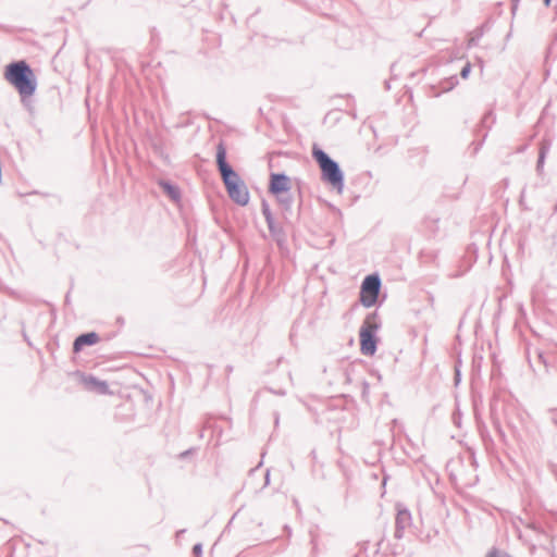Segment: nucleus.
Returning <instances> with one entry per match:
<instances>
[{
	"label": "nucleus",
	"mask_w": 557,
	"mask_h": 557,
	"mask_svg": "<svg viewBox=\"0 0 557 557\" xmlns=\"http://www.w3.org/2000/svg\"><path fill=\"white\" fill-rule=\"evenodd\" d=\"M84 385L87 389L97 392L99 394H109V387L106 382L98 381L95 377H87L84 380Z\"/></svg>",
	"instance_id": "obj_8"
},
{
	"label": "nucleus",
	"mask_w": 557,
	"mask_h": 557,
	"mask_svg": "<svg viewBox=\"0 0 557 557\" xmlns=\"http://www.w3.org/2000/svg\"><path fill=\"white\" fill-rule=\"evenodd\" d=\"M99 342V336L95 332L86 333L79 335L73 345V350L75 352L81 351L85 346H92Z\"/></svg>",
	"instance_id": "obj_7"
},
{
	"label": "nucleus",
	"mask_w": 557,
	"mask_h": 557,
	"mask_svg": "<svg viewBox=\"0 0 557 557\" xmlns=\"http://www.w3.org/2000/svg\"><path fill=\"white\" fill-rule=\"evenodd\" d=\"M379 330V324L374 315H369L364 319L359 336H360V351L366 356H373L376 350L377 339L375 334Z\"/></svg>",
	"instance_id": "obj_4"
},
{
	"label": "nucleus",
	"mask_w": 557,
	"mask_h": 557,
	"mask_svg": "<svg viewBox=\"0 0 557 557\" xmlns=\"http://www.w3.org/2000/svg\"><path fill=\"white\" fill-rule=\"evenodd\" d=\"M544 2H545L546 5H549L550 0H544Z\"/></svg>",
	"instance_id": "obj_12"
},
{
	"label": "nucleus",
	"mask_w": 557,
	"mask_h": 557,
	"mask_svg": "<svg viewBox=\"0 0 557 557\" xmlns=\"http://www.w3.org/2000/svg\"><path fill=\"white\" fill-rule=\"evenodd\" d=\"M161 186H162L163 190H164V191H165V193H166L171 198H173V199H177V198H178V196H180V195H178V190H177L175 187L171 186V185H170V184H168V183H162V184H161Z\"/></svg>",
	"instance_id": "obj_9"
},
{
	"label": "nucleus",
	"mask_w": 557,
	"mask_h": 557,
	"mask_svg": "<svg viewBox=\"0 0 557 557\" xmlns=\"http://www.w3.org/2000/svg\"><path fill=\"white\" fill-rule=\"evenodd\" d=\"M312 154L322 171L323 178L333 187L342 190L343 175L338 169V165L321 149L314 148Z\"/></svg>",
	"instance_id": "obj_3"
},
{
	"label": "nucleus",
	"mask_w": 557,
	"mask_h": 557,
	"mask_svg": "<svg viewBox=\"0 0 557 557\" xmlns=\"http://www.w3.org/2000/svg\"><path fill=\"white\" fill-rule=\"evenodd\" d=\"M470 70H471V66L470 64H466V66L461 70V76L462 78H468L469 74H470Z\"/></svg>",
	"instance_id": "obj_10"
},
{
	"label": "nucleus",
	"mask_w": 557,
	"mask_h": 557,
	"mask_svg": "<svg viewBox=\"0 0 557 557\" xmlns=\"http://www.w3.org/2000/svg\"><path fill=\"white\" fill-rule=\"evenodd\" d=\"M269 189L273 195L288 191L290 189V180L284 174H272Z\"/></svg>",
	"instance_id": "obj_6"
},
{
	"label": "nucleus",
	"mask_w": 557,
	"mask_h": 557,
	"mask_svg": "<svg viewBox=\"0 0 557 557\" xmlns=\"http://www.w3.org/2000/svg\"><path fill=\"white\" fill-rule=\"evenodd\" d=\"M4 78L17 90L21 97H30L36 90L35 74L25 61L7 65Z\"/></svg>",
	"instance_id": "obj_2"
},
{
	"label": "nucleus",
	"mask_w": 557,
	"mask_h": 557,
	"mask_svg": "<svg viewBox=\"0 0 557 557\" xmlns=\"http://www.w3.org/2000/svg\"><path fill=\"white\" fill-rule=\"evenodd\" d=\"M486 557H499V553L497 550H492L487 554Z\"/></svg>",
	"instance_id": "obj_11"
},
{
	"label": "nucleus",
	"mask_w": 557,
	"mask_h": 557,
	"mask_svg": "<svg viewBox=\"0 0 557 557\" xmlns=\"http://www.w3.org/2000/svg\"><path fill=\"white\" fill-rule=\"evenodd\" d=\"M216 162L228 196L240 206L247 205L249 201L247 187L226 163V150L222 143H220L216 148Z\"/></svg>",
	"instance_id": "obj_1"
},
{
	"label": "nucleus",
	"mask_w": 557,
	"mask_h": 557,
	"mask_svg": "<svg viewBox=\"0 0 557 557\" xmlns=\"http://www.w3.org/2000/svg\"><path fill=\"white\" fill-rule=\"evenodd\" d=\"M381 288L377 275H368L360 288V302L363 307L370 308L375 305Z\"/></svg>",
	"instance_id": "obj_5"
}]
</instances>
